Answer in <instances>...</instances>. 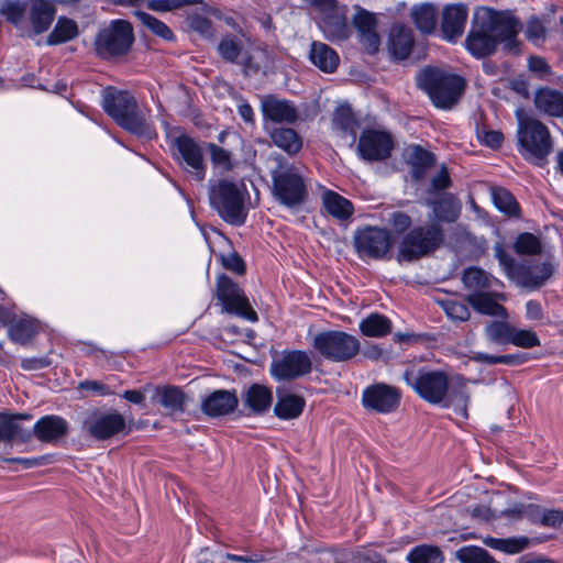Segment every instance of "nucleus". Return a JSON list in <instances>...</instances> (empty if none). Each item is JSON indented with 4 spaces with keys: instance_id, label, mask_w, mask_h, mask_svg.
Wrapping results in <instances>:
<instances>
[{
    "instance_id": "nucleus-2",
    "label": "nucleus",
    "mask_w": 563,
    "mask_h": 563,
    "mask_svg": "<svg viewBox=\"0 0 563 563\" xmlns=\"http://www.w3.org/2000/svg\"><path fill=\"white\" fill-rule=\"evenodd\" d=\"M102 108L128 132L146 140L156 135L150 111L141 109L129 91L107 87L102 95Z\"/></svg>"
},
{
    "instance_id": "nucleus-57",
    "label": "nucleus",
    "mask_w": 563,
    "mask_h": 563,
    "mask_svg": "<svg viewBox=\"0 0 563 563\" xmlns=\"http://www.w3.org/2000/svg\"><path fill=\"white\" fill-rule=\"evenodd\" d=\"M219 257L225 269L232 271L239 275L245 272V264L238 253L230 252L228 254H220Z\"/></svg>"
},
{
    "instance_id": "nucleus-53",
    "label": "nucleus",
    "mask_w": 563,
    "mask_h": 563,
    "mask_svg": "<svg viewBox=\"0 0 563 563\" xmlns=\"http://www.w3.org/2000/svg\"><path fill=\"white\" fill-rule=\"evenodd\" d=\"M408 161L415 168H427L433 164V155L420 146H410L407 152Z\"/></svg>"
},
{
    "instance_id": "nucleus-30",
    "label": "nucleus",
    "mask_w": 563,
    "mask_h": 563,
    "mask_svg": "<svg viewBox=\"0 0 563 563\" xmlns=\"http://www.w3.org/2000/svg\"><path fill=\"white\" fill-rule=\"evenodd\" d=\"M467 301L479 313L508 319L506 308L499 305L489 294L475 291L468 295Z\"/></svg>"
},
{
    "instance_id": "nucleus-15",
    "label": "nucleus",
    "mask_w": 563,
    "mask_h": 563,
    "mask_svg": "<svg viewBox=\"0 0 563 563\" xmlns=\"http://www.w3.org/2000/svg\"><path fill=\"white\" fill-rule=\"evenodd\" d=\"M217 297L227 312L238 314L252 322L257 320V314L250 307L242 289L225 275L218 277Z\"/></svg>"
},
{
    "instance_id": "nucleus-41",
    "label": "nucleus",
    "mask_w": 563,
    "mask_h": 563,
    "mask_svg": "<svg viewBox=\"0 0 563 563\" xmlns=\"http://www.w3.org/2000/svg\"><path fill=\"white\" fill-rule=\"evenodd\" d=\"M483 543L496 551L504 552L506 554H517L523 551L528 545L527 538H493L486 537L483 539Z\"/></svg>"
},
{
    "instance_id": "nucleus-27",
    "label": "nucleus",
    "mask_w": 563,
    "mask_h": 563,
    "mask_svg": "<svg viewBox=\"0 0 563 563\" xmlns=\"http://www.w3.org/2000/svg\"><path fill=\"white\" fill-rule=\"evenodd\" d=\"M309 58L314 66L324 73H333L340 62L336 52L321 42L311 44Z\"/></svg>"
},
{
    "instance_id": "nucleus-6",
    "label": "nucleus",
    "mask_w": 563,
    "mask_h": 563,
    "mask_svg": "<svg viewBox=\"0 0 563 563\" xmlns=\"http://www.w3.org/2000/svg\"><path fill=\"white\" fill-rule=\"evenodd\" d=\"M404 380L423 400L441 404L449 393V378L443 371L411 366L404 372Z\"/></svg>"
},
{
    "instance_id": "nucleus-26",
    "label": "nucleus",
    "mask_w": 563,
    "mask_h": 563,
    "mask_svg": "<svg viewBox=\"0 0 563 563\" xmlns=\"http://www.w3.org/2000/svg\"><path fill=\"white\" fill-rule=\"evenodd\" d=\"M413 47L412 31L404 25H395L390 30L388 51L395 59H406Z\"/></svg>"
},
{
    "instance_id": "nucleus-60",
    "label": "nucleus",
    "mask_w": 563,
    "mask_h": 563,
    "mask_svg": "<svg viewBox=\"0 0 563 563\" xmlns=\"http://www.w3.org/2000/svg\"><path fill=\"white\" fill-rule=\"evenodd\" d=\"M190 27L205 37L212 36V25L210 20L202 15H194L189 20Z\"/></svg>"
},
{
    "instance_id": "nucleus-45",
    "label": "nucleus",
    "mask_w": 563,
    "mask_h": 563,
    "mask_svg": "<svg viewBox=\"0 0 563 563\" xmlns=\"http://www.w3.org/2000/svg\"><path fill=\"white\" fill-rule=\"evenodd\" d=\"M460 563H496L493 556L483 548L466 545L455 552Z\"/></svg>"
},
{
    "instance_id": "nucleus-36",
    "label": "nucleus",
    "mask_w": 563,
    "mask_h": 563,
    "mask_svg": "<svg viewBox=\"0 0 563 563\" xmlns=\"http://www.w3.org/2000/svg\"><path fill=\"white\" fill-rule=\"evenodd\" d=\"M358 328L365 336L382 338L391 332V322L380 313H371L360 322Z\"/></svg>"
},
{
    "instance_id": "nucleus-62",
    "label": "nucleus",
    "mask_w": 563,
    "mask_h": 563,
    "mask_svg": "<svg viewBox=\"0 0 563 563\" xmlns=\"http://www.w3.org/2000/svg\"><path fill=\"white\" fill-rule=\"evenodd\" d=\"M478 140L486 146L497 148L503 143V134L499 131H479Z\"/></svg>"
},
{
    "instance_id": "nucleus-42",
    "label": "nucleus",
    "mask_w": 563,
    "mask_h": 563,
    "mask_svg": "<svg viewBox=\"0 0 563 563\" xmlns=\"http://www.w3.org/2000/svg\"><path fill=\"white\" fill-rule=\"evenodd\" d=\"M433 213L437 220L453 222L459 218L461 208L452 196H444L432 205Z\"/></svg>"
},
{
    "instance_id": "nucleus-14",
    "label": "nucleus",
    "mask_w": 563,
    "mask_h": 563,
    "mask_svg": "<svg viewBox=\"0 0 563 563\" xmlns=\"http://www.w3.org/2000/svg\"><path fill=\"white\" fill-rule=\"evenodd\" d=\"M393 238L388 230L377 227H365L355 232L353 244L360 258H385L393 246Z\"/></svg>"
},
{
    "instance_id": "nucleus-11",
    "label": "nucleus",
    "mask_w": 563,
    "mask_h": 563,
    "mask_svg": "<svg viewBox=\"0 0 563 563\" xmlns=\"http://www.w3.org/2000/svg\"><path fill=\"white\" fill-rule=\"evenodd\" d=\"M305 2L318 12L319 29L328 40L342 41L349 37L351 30L345 7L338 5L335 0H305Z\"/></svg>"
},
{
    "instance_id": "nucleus-9",
    "label": "nucleus",
    "mask_w": 563,
    "mask_h": 563,
    "mask_svg": "<svg viewBox=\"0 0 563 563\" xmlns=\"http://www.w3.org/2000/svg\"><path fill=\"white\" fill-rule=\"evenodd\" d=\"M218 53L224 60L241 65L246 76L266 74L272 67V59L266 51L254 49L251 54H244L241 41L233 35H227L220 41Z\"/></svg>"
},
{
    "instance_id": "nucleus-24",
    "label": "nucleus",
    "mask_w": 563,
    "mask_h": 563,
    "mask_svg": "<svg viewBox=\"0 0 563 563\" xmlns=\"http://www.w3.org/2000/svg\"><path fill=\"white\" fill-rule=\"evenodd\" d=\"M68 429V422L64 418L48 415L35 422L33 433L41 442L55 443L67 434Z\"/></svg>"
},
{
    "instance_id": "nucleus-3",
    "label": "nucleus",
    "mask_w": 563,
    "mask_h": 563,
    "mask_svg": "<svg viewBox=\"0 0 563 563\" xmlns=\"http://www.w3.org/2000/svg\"><path fill=\"white\" fill-rule=\"evenodd\" d=\"M516 114L519 153L526 161L543 166L553 147L549 129L539 120L523 115L520 110H517Z\"/></svg>"
},
{
    "instance_id": "nucleus-12",
    "label": "nucleus",
    "mask_w": 563,
    "mask_h": 563,
    "mask_svg": "<svg viewBox=\"0 0 563 563\" xmlns=\"http://www.w3.org/2000/svg\"><path fill=\"white\" fill-rule=\"evenodd\" d=\"M273 192L287 207L300 205L307 195L303 176L294 165H279L273 173Z\"/></svg>"
},
{
    "instance_id": "nucleus-47",
    "label": "nucleus",
    "mask_w": 563,
    "mask_h": 563,
    "mask_svg": "<svg viewBox=\"0 0 563 563\" xmlns=\"http://www.w3.org/2000/svg\"><path fill=\"white\" fill-rule=\"evenodd\" d=\"M467 402H468V391L465 386L462 385L460 388H455L452 390L451 395L446 399L444 406L448 408H452L454 412L463 418H467Z\"/></svg>"
},
{
    "instance_id": "nucleus-10",
    "label": "nucleus",
    "mask_w": 563,
    "mask_h": 563,
    "mask_svg": "<svg viewBox=\"0 0 563 563\" xmlns=\"http://www.w3.org/2000/svg\"><path fill=\"white\" fill-rule=\"evenodd\" d=\"M133 30L124 20H112L101 26L95 38V49L102 58L124 55L133 43Z\"/></svg>"
},
{
    "instance_id": "nucleus-1",
    "label": "nucleus",
    "mask_w": 563,
    "mask_h": 563,
    "mask_svg": "<svg viewBox=\"0 0 563 563\" xmlns=\"http://www.w3.org/2000/svg\"><path fill=\"white\" fill-rule=\"evenodd\" d=\"M520 30L521 23L512 13L482 8L474 14L465 47L476 58L494 53L498 43L504 44L507 51H516Z\"/></svg>"
},
{
    "instance_id": "nucleus-58",
    "label": "nucleus",
    "mask_w": 563,
    "mask_h": 563,
    "mask_svg": "<svg viewBox=\"0 0 563 563\" xmlns=\"http://www.w3.org/2000/svg\"><path fill=\"white\" fill-rule=\"evenodd\" d=\"M358 38L362 46L369 53L374 54L378 51L380 40L375 29L358 32Z\"/></svg>"
},
{
    "instance_id": "nucleus-61",
    "label": "nucleus",
    "mask_w": 563,
    "mask_h": 563,
    "mask_svg": "<svg viewBox=\"0 0 563 563\" xmlns=\"http://www.w3.org/2000/svg\"><path fill=\"white\" fill-rule=\"evenodd\" d=\"M20 427L13 419L0 421V440L10 441L19 434Z\"/></svg>"
},
{
    "instance_id": "nucleus-35",
    "label": "nucleus",
    "mask_w": 563,
    "mask_h": 563,
    "mask_svg": "<svg viewBox=\"0 0 563 563\" xmlns=\"http://www.w3.org/2000/svg\"><path fill=\"white\" fill-rule=\"evenodd\" d=\"M79 34L78 24L66 16L58 18L54 29L47 37L48 45H58L76 38Z\"/></svg>"
},
{
    "instance_id": "nucleus-46",
    "label": "nucleus",
    "mask_w": 563,
    "mask_h": 563,
    "mask_svg": "<svg viewBox=\"0 0 563 563\" xmlns=\"http://www.w3.org/2000/svg\"><path fill=\"white\" fill-rule=\"evenodd\" d=\"M493 202L495 207L509 216L518 213L519 206L515 197L505 188H495L492 191Z\"/></svg>"
},
{
    "instance_id": "nucleus-29",
    "label": "nucleus",
    "mask_w": 563,
    "mask_h": 563,
    "mask_svg": "<svg viewBox=\"0 0 563 563\" xmlns=\"http://www.w3.org/2000/svg\"><path fill=\"white\" fill-rule=\"evenodd\" d=\"M411 19L421 33L430 34L435 30L438 9L430 2L416 4L411 8Z\"/></svg>"
},
{
    "instance_id": "nucleus-21",
    "label": "nucleus",
    "mask_w": 563,
    "mask_h": 563,
    "mask_svg": "<svg viewBox=\"0 0 563 563\" xmlns=\"http://www.w3.org/2000/svg\"><path fill=\"white\" fill-rule=\"evenodd\" d=\"M468 18V8L464 3L446 4L441 13L442 37L451 43L456 42L464 33Z\"/></svg>"
},
{
    "instance_id": "nucleus-28",
    "label": "nucleus",
    "mask_w": 563,
    "mask_h": 563,
    "mask_svg": "<svg viewBox=\"0 0 563 563\" xmlns=\"http://www.w3.org/2000/svg\"><path fill=\"white\" fill-rule=\"evenodd\" d=\"M537 109L548 115H563V93L553 89L542 88L536 92Z\"/></svg>"
},
{
    "instance_id": "nucleus-59",
    "label": "nucleus",
    "mask_w": 563,
    "mask_h": 563,
    "mask_svg": "<svg viewBox=\"0 0 563 563\" xmlns=\"http://www.w3.org/2000/svg\"><path fill=\"white\" fill-rule=\"evenodd\" d=\"M353 22L357 32L375 29V16L365 10H358L354 15Z\"/></svg>"
},
{
    "instance_id": "nucleus-19",
    "label": "nucleus",
    "mask_w": 563,
    "mask_h": 563,
    "mask_svg": "<svg viewBox=\"0 0 563 563\" xmlns=\"http://www.w3.org/2000/svg\"><path fill=\"white\" fill-rule=\"evenodd\" d=\"M399 401V391L395 387L382 383L366 387L362 394L363 406L379 413H389L396 410Z\"/></svg>"
},
{
    "instance_id": "nucleus-16",
    "label": "nucleus",
    "mask_w": 563,
    "mask_h": 563,
    "mask_svg": "<svg viewBox=\"0 0 563 563\" xmlns=\"http://www.w3.org/2000/svg\"><path fill=\"white\" fill-rule=\"evenodd\" d=\"M173 145L176 148L175 157L181 167L197 181L203 180L206 165L199 144L187 134L180 133L173 137Z\"/></svg>"
},
{
    "instance_id": "nucleus-55",
    "label": "nucleus",
    "mask_w": 563,
    "mask_h": 563,
    "mask_svg": "<svg viewBox=\"0 0 563 563\" xmlns=\"http://www.w3.org/2000/svg\"><path fill=\"white\" fill-rule=\"evenodd\" d=\"M442 307L446 316L452 320L465 321L470 318V310L463 302L445 300L442 302Z\"/></svg>"
},
{
    "instance_id": "nucleus-13",
    "label": "nucleus",
    "mask_w": 563,
    "mask_h": 563,
    "mask_svg": "<svg viewBox=\"0 0 563 563\" xmlns=\"http://www.w3.org/2000/svg\"><path fill=\"white\" fill-rule=\"evenodd\" d=\"M443 241L442 230L439 225L415 228L402 239L398 261H412L435 250Z\"/></svg>"
},
{
    "instance_id": "nucleus-5",
    "label": "nucleus",
    "mask_w": 563,
    "mask_h": 563,
    "mask_svg": "<svg viewBox=\"0 0 563 563\" xmlns=\"http://www.w3.org/2000/svg\"><path fill=\"white\" fill-rule=\"evenodd\" d=\"M417 80L433 104L442 109L451 108L464 90L462 77L438 68H424L418 75Z\"/></svg>"
},
{
    "instance_id": "nucleus-34",
    "label": "nucleus",
    "mask_w": 563,
    "mask_h": 563,
    "mask_svg": "<svg viewBox=\"0 0 563 563\" xmlns=\"http://www.w3.org/2000/svg\"><path fill=\"white\" fill-rule=\"evenodd\" d=\"M41 323L30 317L23 316L13 322L9 329L10 338L18 343H26L40 331Z\"/></svg>"
},
{
    "instance_id": "nucleus-64",
    "label": "nucleus",
    "mask_w": 563,
    "mask_h": 563,
    "mask_svg": "<svg viewBox=\"0 0 563 563\" xmlns=\"http://www.w3.org/2000/svg\"><path fill=\"white\" fill-rule=\"evenodd\" d=\"M389 222L396 232L401 233L410 227L411 219L406 213L394 212L390 216Z\"/></svg>"
},
{
    "instance_id": "nucleus-31",
    "label": "nucleus",
    "mask_w": 563,
    "mask_h": 563,
    "mask_svg": "<svg viewBox=\"0 0 563 563\" xmlns=\"http://www.w3.org/2000/svg\"><path fill=\"white\" fill-rule=\"evenodd\" d=\"M322 203L325 211L338 220H347L354 211L350 200L332 190L322 194Z\"/></svg>"
},
{
    "instance_id": "nucleus-32",
    "label": "nucleus",
    "mask_w": 563,
    "mask_h": 563,
    "mask_svg": "<svg viewBox=\"0 0 563 563\" xmlns=\"http://www.w3.org/2000/svg\"><path fill=\"white\" fill-rule=\"evenodd\" d=\"M332 124L342 137L350 136L351 145L355 142L357 123L350 106L341 104L335 109Z\"/></svg>"
},
{
    "instance_id": "nucleus-52",
    "label": "nucleus",
    "mask_w": 563,
    "mask_h": 563,
    "mask_svg": "<svg viewBox=\"0 0 563 563\" xmlns=\"http://www.w3.org/2000/svg\"><path fill=\"white\" fill-rule=\"evenodd\" d=\"M522 349H531L540 346L541 342L536 332L526 329H517L514 327L510 343Z\"/></svg>"
},
{
    "instance_id": "nucleus-63",
    "label": "nucleus",
    "mask_w": 563,
    "mask_h": 563,
    "mask_svg": "<svg viewBox=\"0 0 563 563\" xmlns=\"http://www.w3.org/2000/svg\"><path fill=\"white\" fill-rule=\"evenodd\" d=\"M563 522V511L558 509H547L542 512L541 523L547 527H558Z\"/></svg>"
},
{
    "instance_id": "nucleus-20",
    "label": "nucleus",
    "mask_w": 563,
    "mask_h": 563,
    "mask_svg": "<svg viewBox=\"0 0 563 563\" xmlns=\"http://www.w3.org/2000/svg\"><path fill=\"white\" fill-rule=\"evenodd\" d=\"M89 434L98 440H106L123 432L126 428L125 418L117 412H95L86 421Z\"/></svg>"
},
{
    "instance_id": "nucleus-49",
    "label": "nucleus",
    "mask_w": 563,
    "mask_h": 563,
    "mask_svg": "<svg viewBox=\"0 0 563 563\" xmlns=\"http://www.w3.org/2000/svg\"><path fill=\"white\" fill-rule=\"evenodd\" d=\"M462 282L466 288L481 290L489 286L488 275L476 267H470L464 271Z\"/></svg>"
},
{
    "instance_id": "nucleus-22",
    "label": "nucleus",
    "mask_w": 563,
    "mask_h": 563,
    "mask_svg": "<svg viewBox=\"0 0 563 563\" xmlns=\"http://www.w3.org/2000/svg\"><path fill=\"white\" fill-rule=\"evenodd\" d=\"M56 10L49 0H26V19L36 34L47 31Z\"/></svg>"
},
{
    "instance_id": "nucleus-23",
    "label": "nucleus",
    "mask_w": 563,
    "mask_h": 563,
    "mask_svg": "<svg viewBox=\"0 0 563 563\" xmlns=\"http://www.w3.org/2000/svg\"><path fill=\"white\" fill-rule=\"evenodd\" d=\"M238 397L234 391L219 389L206 396L201 402V410L209 417L227 416L238 407Z\"/></svg>"
},
{
    "instance_id": "nucleus-39",
    "label": "nucleus",
    "mask_w": 563,
    "mask_h": 563,
    "mask_svg": "<svg viewBox=\"0 0 563 563\" xmlns=\"http://www.w3.org/2000/svg\"><path fill=\"white\" fill-rule=\"evenodd\" d=\"M273 143L288 154H296L302 146L301 139L292 130L288 128L274 129L271 132Z\"/></svg>"
},
{
    "instance_id": "nucleus-56",
    "label": "nucleus",
    "mask_w": 563,
    "mask_h": 563,
    "mask_svg": "<svg viewBox=\"0 0 563 563\" xmlns=\"http://www.w3.org/2000/svg\"><path fill=\"white\" fill-rule=\"evenodd\" d=\"M199 2H201V0H150L147 7L156 12H168L187 4Z\"/></svg>"
},
{
    "instance_id": "nucleus-25",
    "label": "nucleus",
    "mask_w": 563,
    "mask_h": 563,
    "mask_svg": "<svg viewBox=\"0 0 563 563\" xmlns=\"http://www.w3.org/2000/svg\"><path fill=\"white\" fill-rule=\"evenodd\" d=\"M263 115L274 122H295L297 110L290 102L274 96H266L261 102Z\"/></svg>"
},
{
    "instance_id": "nucleus-8",
    "label": "nucleus",
    "mask_w": 563,
    "mask_h": 563,
    "mask_svg": "<svg viewBox=\"0 0 563 563\" xmlns=\"http://www.w3.org/2000/svg\"><path fill=\"white\" fill-rule=\"evenodd\" d=\"M312 346L325 360L341 363L358 354L361 342L347 332L330 330L317 333L312 340Z\"/></svg>"
},
{
    "instance_id": "nucleus-50",
    "label": "nucleus",
    "mask_w": 563,
    "mask_h": 563,
    "mask_svg": "<svg viewBox=\"0 0 563 563\" xmlns=\"http://www.w3.org/2000/svg\"><path fill=\"white\" fill-rule=\"evenodd\" d=\"M211 164L221 172H229L233 168L231 153L213 143L208 144Z\"/></svg>"
},
{
    "instance_id": "nucleus-7",
    "label": "nucleus",
    "mask_w": 563,
    "mask_h": 563,
    "mask_svg": "<svg viewBox=\"0 0 563 563\" xmlns=\"http://www.w3.org/2000/svg\"><path fill=\"white\" fill-rule=\"evenodd\" d=\"M495 255L506 276L525 288L536 289L543 286L554 271L550 262L536 264L533 266L518 265L499 244L495 246Z\"/></svg>"
},
{
    "instance_id": "nucleus-37",
    "label": "nucleus",
    "mask_w": 563,
    "mask_h": 563,
    "mask_svg": "<svg viewBox=\"0 0 563 563\" xmlns=\"http://www.w3.org/2000/svg\"><path fill=\"white\" fill-rule=\"evenodd\" d=\"M305 407L303 398L294 395V394H285L279 396L274 411L275 415L280 419H294L300 416Z\"/></svg>"
},
{
    "instance_id": "nucleus-33",
    "label": "nucleus",
    "mask_w": 563,
    "mask_h": 563,
    "mask_svg": "<svg viewBox=\"0 0 563 563\" xmlns=\"http://www.w3.org/2000/svg\"><path fill=\"white\" fill-rule=\"evenodd\" d=\"M273 401L272 390L260 384H253L245 394L246 406L255 413L266 411Z\"/></svg>"
},
{
    "instance_id": "nucleus-17",
    "label": "nucleus",
    "mask_w": 563,
    "mask_h": 563,
    "mask_svg": "<svg viewBox=\"0 0 563 563\" xmlns=\"http://www.w3.org/2000/svg\"><path fill=\"white\" fill-rule=\"evenodd\" d=\"M311 365V360L306 352L288 351L273 360L271 373L277 380H291L309 374Z\"/></svg>"
},
{
    "instance_id": "nucleus-54",
    "label": "nucleus",
    "mask_w": 563,
    "mask_h": 563,
    "mask_svg": "<svg viewBox=\"0 0 563 563\" xmlns=\"http://www.w3.org/2000/svg\"><path fill=\"white\" fill-rule=\"evenodd\" d=\"M547 29L543 22L532 16L529 19L526 27V36L534 45H540L545 40Z\"/></svg>"
},
{
    "instance_id": "nucleus-51",
    "label": "nucleus",
    "mask_w": 563,
    "mask_h": 563,
    "mask_svg": "<svg viewBox=\"0 0 563 563\" xmlns=\"http://www.w3.org/2000/svg\"><path fill=\"white\" fill-rule=\"evenodd\" d=\"M515 251L518 254L534 255L541 252L540 240L532 233L520 234L515 242Z\"/></svg>"
},
{
    "instance_id": "nucleus-38",
    "label": "nucleus",
    "mask_w": 563,
    "mask_h": 563,
    "mask_svg": "<svg viewBox=\"0 0 563 563\" xmlns=\"http://www.w3.org/2000/svg\"><path fill=\"white\" fill-rule=\"evenodd\" d=\"M155 393L161 405L169 413H178L184 411L186 396L178 387L166 386L163 388H156Z\"/></svg>"
},
{
    "instance_id": "nucleus-48",
    "label": "nucleus",
    "mask_w": 563,
    "mask_h": 563,
    "mask_svg": "<svg viewBox=\"0 0 563 563\" xmlns=\"http://www.w3.org/2000/svg\"><path fill=\"white\" fill-rule=\"evenodd\" d=\"M135 15L142 22V24L151 30L155 35L164 40H173V32L164 22L142 11H136Z\"/></svg>"
},
{
    "instance_id": "nucleus-4",
    "label": "nucleus",
    "mask_w": 563,
    "mask_h": 563,
    "mask_svg": "<svg viewBox=\"0 0 563 563\" xmlns=\"http://www.w3.org/2000/svg\"><path fill=\"white\" fill-rule=\"evenodd\" d=\"M245 196L246 188L243 184L221 179L209 185L211 207L225 222L233 225H241L246 219Z\"/></svg>"
},
{
    "instance_id": "nucleus-18",
    "label": "nucleus",
    "mask_w": 563,
    "mask_h": 563,
    "mask_svg": "<svg viewBox=\"0 0 563 563\" xmlns=\"http://www.w3.org/2000/svg\"><path fill=\"white\" fill-rule=\"evenodd\" d=\"M393 147L394 139L389 132L368 129L360 136L357 152L365 161H382L390 155Z\"/></svg>"
},
{
    "instance_id": "nucleus-44",
    "label": "nucleus",
    "mask_w": 563,
    "mask_h": 563,
    "mask_svg": "<svg viewBox=\"0 0 563 563\" xmlns=\"http://www.w3.org/2000/svg\"><path fill=\"white\" fill-rule=\"evenodd\" d=\"M0 13L16 26H21L26 20V1L4 0L1 3Z\"/></svg>"
},
{
    "instance_id": "nucleus-43",
    "label": "nucleus",
    "mask_w": 563,
    "mask_h": 563,
    "mask_svg": "<svg viewBox=\"0 0 563 563\" xmlns=\"http://www.w3.org/2000/svg\"><path fill=\"white\" fill-rule=\"evenodd\" d=\"M409 563H443V554L433 545H419L407 555Z\"/></svg>"
},
{
    "instance_id": "nucleus-40",
    "label": "nucleus",
    "mask_w": 563,
    "mask_h": 563,
    "mask_svg": "<svg viewBox=\"0 0 563 563\" xmlns=\"http://www.w3.org/2000/svg\"><path fill=\"white\" fill-rule=\"evenodd\" d=\"M514 325L507 319L495 320L487 323L484 329L485 336L492 343L509 344Z\"/></svg>"
}]
</instances>
